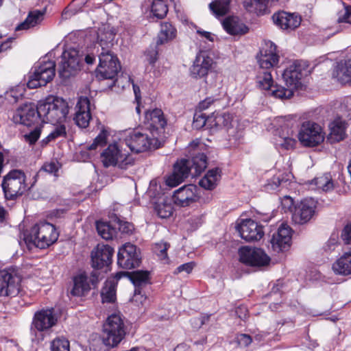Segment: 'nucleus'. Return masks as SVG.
<instances>
[{
  "mask_svg": "<svg viewBox=\"0 0 351 351\" xmlns=\"http://www.w3.org/2000/svg\"><path fill=\"white\" fill-rule=\"evenodd\" d=\"M204 145L199 140L193 141L187 147L188 156L191 159L177 162L173 167V175L168 178V186H176L188 178L199 175L207 167V157L200 152Z\"/></svg>",
  "mask_w": 351,
  "mask_h": 351,
  "instance_id": "f257e3e1",
  "label": "nucleus"
},
{
  "mask_svg": "<svg viewBox=\"0 0 351 351\" xmlns=\"http://www.w3.org/2000/svg\"><path fill=\"white\" fill-rule=\"evenodd\" d=\"M59 234L56 227L48 222L41 221L23 233V239L28 246L45 249L55 243Z\"/></svg>",
  "mask_w": 351,
  "mask_h": 351,
  "instance_id": "f03ea898",
  "label": "nucleus"
},
{
  "mask_svg": "<svg viewBox=\"0 0 351 351\" xmlns=\"http://www.w3.org/2000/svg\"><path fill=\"white\" fill-rule=\"evenodd\" d=\"M40 112L42 123H62L69 113V106L62 98L49 96L44 101H40Z\"/></svg>",
  "mask_w": 351,
  "mask_h": 351,
  "instance_id": "7ed1b4c3",
  "label": "nucleus"
},
{
  "mask_svg": "<svg viewBox=\"0 0 351 351\" xmlns=\"http://www.w3.org/2000/svg\"><path fill=\"white\" fill-rule=\"evenodd\" d=\"M125 141L132 152L141 153L159 148L162 141L155 135L150 134L149 130L144 128L130 131Z\"/></svg>",
  "mask_w": 351,
  "mask_h": 351,
  "instance_id": "20e7f679",
  "label": "nucleus"
},
{
  "mask_svg": "<svg viewBox=\"0 0 351 351\" xmlns=\"http://www.w3.org/2000/svg\"><path fill=\"white\" fill-rule=\"evenodd\" d=\"M35 183L34 182L28 187L25 173L22 170L13 169L3 178L1 185L5 199L14 200L33 187Z\"/></svg>",
  "mask_w": 351,
  "mask_h": 351,
  "instance_id": "39448f33",
  "label": "nucleus"
},
{
  "mask_svg": "<svg viewBox=\"0 0 351 351\" xmlns=\"http://www.w3.org/2000/svg\"><path fill=\"white\" fill-rule=\"evenodd\" d=\"M99 65L95 71L96 77L99 80H112L114 86L116 77L121 71L120 62L116 55L109 49H102L99 54Z\"/></svg>",
  "mask_w": 351,
  "mask_h": 351,
  "instance_id": "423d86ee",
  "label": "nucleus"
},
{
  "mask_svg": "<svg viewBox=\"0 0 351 351\" xmlns=\"http://www.w3.org/2000/svg\"><path fill=\"white\" fill-rule=\"evenodd\" d=\"M101 160L104 167H117L121 169H127L134 163V160L125 151L114 143L108 146L101 153Z\"/></svg>",
  "mask_w": 351,
  "mask_h": 351,
  "instance_id": "0eeeda50",
  "label": "nucleus"
},
{
  "mask_svg": "<svg viewBox=\"0 0 351 351\" xmlns=\"http://www.w3.org/2000/svg\"><path fill=\"white\" fill-rule=\"evenodd\" d=\"M104 332L106 335L103 338L104 343L112 348L117 346L126 334L121 316L117 313L109 315L104 324Z\"/></svg>",
  "mask_w": 351,
  "mask_h": 351,
  "instance_id": "6e6552de",
  "label": "nucleus"
},
{
  "mask_svg": "<svg viewBox=\"0 0 351 351\" xmlns=\"http://www.w3.org/2000/svg\"><path fill=\"white\" fill-rule=\"evenodd\" d=\"M56 72V64L53 61H43L34 67V71L29 73L27 85L29 88H36L45 86L51 82Z\"/></svg>",
  "mask_w": 351,
  "mask_h": 351,
  "instance_id": "1a4fd4ad",
  "label": "nucleus"
},
{
  "mask_svg": "<svg viewBox=\"0 0 351 351\" xmlns=\"http://www.w3.org/2000/svg\"><path fill=\"white\" fill-rule=\"evenodd\" d=\"M308 64L303 60H295L290 64L282 73V78L288 87L294 90L302 87L301 80L306 76L310 71L308 70Z\"/></svg>",
  "mask_w": 351,
  "mask_h": 351,
  "instance_id": "9d476101",
  "label": "nucleus"
},
{
  "mask_svg": "<svg viewBox=\"0 0 351 351\" xmlns=\"http://www.w3.org/2000/svg\"><path fill=\"white\" fill-rule=\"evenodd\" d=\"M12 120L15 123L31 126L42 122V114L40 112V102L38 105L27 103L19 106L14 112Z\"/></svg>",
  "mask_w": 351,
  "mask_h": 351,
  "instance_id": "9b49d317",
  "label": "nucleus"
},
{
  "mask_svg": "<svg viewBox=\"0 0 351 351\" xmlns=\"http://www.w3.org/2000/svg\"><path fill=\"white\" fill-rule=\"evenodd\" d=\"M300 143L305 147H315L324 141L321 127L313 121L304 122L298 133Z\"/></svg>",
  "mask_w": 351,
  "mask_h": 351,
  "instance_id": "f8f14e48",
  "label": "nucleus"
},
{
  "mask_svg": "<svg viewBox=\"0 0 351 351\" xmlns=\"http://www.w3.org/2000/svg\"><path fill=\"white\" fill-rule=\"evenodd\" d=\"M239 261L245 265L261 267L269 265L270 258L261 248L241 247L239 250Z\"/></svg>",
  "mask_w": 351,
  "mask_h": 351,
  "instance_id": "ddd939ff",
  "label": "nucleus"
},
{
  "mask_svg": "<svg viewBox=\"0 0 351 351\" xmlns=\"http://www.w3.org/2000/svg\"><path fill=\"white\" fill-rule=\"evenodd\" d=\"M141 262V252L135 245L127 243L119 248L117 254L119 267L125 269H131L138 267Z\"/></svg>",
  "mask_w": 351,
  "mask_h": 351,
  "instance_id": "4468645a",
  "label": "nucleus"
},
{
  "mask_svg": "<svg viewBox=\"0 0 351 351\" xmlns=\"http://www.w3.org/2000/svg\"><path fill=\"white\" fill-rule=\"evenodd\" d=\"M81 59L78 51L70 49L64 51L62 55V60L58 69L60 77L66 80L75 75L80 69Z\"/></svg>",
  "mask_w": 351,
  "mask_h": 351,
  "instance_id": "2eb2a0df",
  "label": "nucleus"
},
{
  "mask_svg": "<svg viewBox=\"0 0 351 351\" xmlns=\"http://www.w3.org/2000/svg\"><path fill=\"white\" fill-rule=\"evenodd\" d=\"M145 128L149 130L150 134L163 140L165 128L167 125V120L161 109L155 108L146 111L145 115Z\"/></svg>",
  "mask_w": 351,
  "mask_h": 351,
  "instance_id": "dca6fc26",
  "label": "nucleus"
},
{
  "mask_svg": "<svg viewBox=\"0 0 351 351\" xmlns=\"http://www.w3.org/2000/svg\"><path fill=\"white\" fill-rule=\"evenodd\" d=\"M20 279L14 272L5 269L0 271V296L13 298V302H18Z\"/></svg>",
  "mask_w": 351,
  "mask_h": 351,
  "instance_id": "f3484780",
  "label": "nucleus"
},
{
  "mask_svg": "<svg viewBox=\"0 0 351 351\" xmlns=\"http://www.w3.org/2000/svg\"><path fill=\"white\" fill-rule=\"evenodd\" d=\"M317 202L313 198L302 199L293 208L292 220L295 223L304 224L309 221L315 214Z\"/></svg>",
  "mask_w": 351,
  "mask_h": 351,
  "instance_id": "a211bd4d",
  "label": "nucleus"
},
{
  "mask_svg": "<svg viewBox=\"0 0 351 351\" xmlns=\"http://www.w3.org/2000/svg\"><path fill=\"white\" fill-rule=\"evenodd\" d=\"M57 321L58 319L53 308L36 311L33 317L31 331L35 334L36 331H47L55 326Z\"/></svg>",
  "mask_w": 351,
  "mask_h": 351,
  "instance_id": "6ab92c4d",
  "label": "nucleus"
},
{
  "mask_svg": "<svg viewBox=\"0 0 351 351\" xmlns=\"http://www.w3.org/2000/svg\"><path fill=\"white\" fill-rule=\"evenodd\" d=\"M99 272L93 271L88 277L86 273L80 274L73 278V287L71 291L73 296L85 295L90 289V284L95 287L99 279Z\"/></svg>",
  "mask_w": 351,
  "mask_h": 351,
  "instance_id": "aec40b11",
  "label": "nucleus"
},
{
  "mask_svg": "<svg viewBox=\"0 0 351 351\" xmlns=\"http://www.w3.org/2000/svg\"><path fill=\"white\" fill-rule=\"evenodd\" d=\"M237 230L241 237L248 242L258 241L264 235L263 226L251 219H243Z\"/></svg>",
  "mask_w": 351,
  "mask_h": 351,
  "instance_id": "412c9836",
  "label": "nucleus"
},
{
  "mask_svg": "<svg viewBox=\"0 0 351 351\" xmlns=\"http://www.w3.org/2000/svg\"><path fill=\"white\" fill-rule=\"evenodd\" d=\"M198 189L195 185H184L175 191L172 197L175 204L186 207L198 201Z\"/></svg>",
  "mask_w": 351,
  "mask_h": 351,
  "instance_id": "4be33fe9",
  "label": "nucleus"
},
{
  "mask_svg": "<svg viewBox=\"0 0 351 351\" xmlns=\"http://www.w3.org/2000/svg\"><path fill=\"white\" fill-rule=\"evenodd\" d=\"M114 252L110 245L98 244L91 252L92 267L99 269L110 265Z\"/></svg>",
  "mask_w": 351,
  "mask_h": 351,
  "instance_id": "5701e85b",
  "label": "nucleus"
},
{
  "mask_svg": "<svg viewBox=\"0 0 351 351\" xmlns=\"http://www.w3.org/2000/svg\"><path fill=\"white\" fill-rule=\"evenodd\" d=\"M291 229L287 224L282 223L271 239V245L276 252L287 250L291 245Z\"/></svg>",
  "mask_w": 351,
  "mask_h": 351,
  "instance_id": "b1692460",
  "label": "nucleus"
},
{
  "mask_svg": "<svg viewBox=\"0 0 351 351\" xmlns=\"http://www.w3.org/2000/svg\"><path fill=\"white\" fill-rule=\"evenodd\" d=\"M213 63V58L207 56L206 53H198L190 69L191 76L196 79L206 76L211 70Z\"/></svg>",
  "mask_w": 351,
  "mask_h": 351,
  "instance_id": "393cba45",
  "label": "nucleus"
},
{
  "mask_svg": "<svg viewBox=\"0 0 351 351\" xmlns=\"http://www.w3.org/2000/svg\"><path fill=\"white\" fill-rule=\"evenodd\" d=\"M265 48L260 51V56H257L258 62L262 69H270L278 64L279 56L276 53V45L271 41L265 44Z\"/></svg>",
  "mask_w": 351,
  "mask_h": 351,
  "instance_id": "a878e982",
  "label": "nucleus"
},
{
  "mask_svg": "<svg viewBox=\"0 0 351 351\" xmlns=\"http://www.w3.org/2000/svg\"><path fill=\"white\" fill-rule=\"evenodd\" d=\"M75 108V123L80 128H87L91 119L90 101L89 99L86 97H81L76 104Z\"/></svg>",
  "mask_w": 351,
  "mask_h": 351,
  "instance_id": "bb28decb",
  "label": "nucleus"
},
{
  "mask_svg": "<svg viewBox=\"0 0 351 351\" xmlns=\"http://www.w3.org/2000/svg\"><path fill=\"white\" fill-rule=\"evenodd\" d=\"M272 19L274 24L282 29H294L300 25L301 22L300 17L285 11L274 13Z\"/></svg>",
  "mask_w": 351,
  "mask_h": 351,
  "instance_id": "cd10ccee",
  "label": "nucleus"
},
{
  "mask_svg": "<svg viewBox=\"0 0 351 351\" xmlns=\"http://www.w3.org/2000/svg\"><path fill=\"white\" fill-rule=\"evenodd\" d=\"M236 124V121L233 120L232 117L230 114L223 113L215 116L209 125L211 128H224L226 130L229 136L237 138L239 137L238 132L234 128Z\"/></svg>",
  "mask_w": 351,
  "mask_h": 351,
  "instance_id": "c85d7f7f",
  "label": "nucleus"
},
{
  "mask_svg": "<svg viewBox=\"0 0 351 351\" xmlns=\"http://www.w3.org/2000/svg\"><path fill=\"white\" fill-rule=\"evenodd\" d=\"M347 123L341 118H337L329 124L330 132L327 141L330 143H338L346 136Z\"/></svg>",
  "mask_w": 351,
  "mask_h": 351,
  "instance_id": "c756f323",
  "label": "nucleus"
},
{
  "mask_svg": "<svg viewBox=\"0 0 351 351\" xmlns=\"http://www.w3.org/2000/svg\"><path fill=\"white\" fill-rule=\"evenodd\" d=\"M226 32L233 36L243 35L247 33L249 28L238 17L228 16L222 22Z\"/></svg>",
  "mask_w": 351,
  "mask_h": 351,
  "instance_id": "7c9ffc66",
  "label": "nucleus"
},
{
  "mask_svg": "<svg viewBox=\"0 0 351 351\" xmlns=\"http://www.w3.org/2000/svg\"><path fill=\"white\" fill-rule=\"evenodd\" d=\"M332 77L341 84L351 82V58L337 62Z\"/></svg>",
  "mask_w": 351,
  "mask_h": 351,
  "instance_id": "2f4dec72",
  "label": "nucleus"
},
{
  "mask_svg": "<svg viewBox=\"0 0 351 351\" xmlns=\"http://www.w3.org/2000/svg\"><path fill=\"white\" fill-rule=\"evenodd\" d=\"M221 177V170L215 167L209 170L206 174L199 180V184L201 187L212 191L218 185Z\"/></svg>",
  "mask_w": 351,
  "mask_h": 351,
  "instance_id": "473e14b6",
  "label": "nucleus"
},
{
  "mask_svg": "<svg viewBox=\"0 0 351 351\" xmlns=\"http://www.w3.org/2000/svg\"><path fill=\"white\" fill-rule=\"evenodd\" d=\"M332 269L336 274L342 276L351 275V251L345 252L332 265Z\"/></svg>",
  "mask_w": 351,
  "mask_h": 351,
  "instance_id": "72a5a7b5",
  "label": "nucleus"
},
{
  "mask_svg": "<svg viewBox=\"0 0 351 351\" xmlns=\"http://www.w3.org/2000/svg\"><path fill=\"white\" fill-rule=\"evenodd\" d=\"M128 275L134 286H145L150 283L149 272L137 270L133 272L120 271L117 273L116 278L119 279L122 276Z\"/></svg>",
  "mask_w": 351,
  "mask_h": 351,
  "instance_id": "f704fd0d",
  "label": "nucleus"
},
{
  "mask_svg": "<svg viewBox=\"0 0 351 351\" xmlns=\"http://www.w3.org/2000/svg\"><path fill=\"white\" fill-rule=\"evenodd\" d=\"M97 231L104 239L112 240L117 237L118 231L114 225V220L112 222L97 221L96 222Z\"/></svg>",
  "mask_w": 351,
  "mask_h": 351,
  "instance_id": "c9c22d12",
  "label": "nucleus"
},
{
  "mask_svg": "<svg viewBox=\"0 0 351 351\" xmlns=\"http://www.w3.org/2000/svg\"><path fill=\"white\" fill-rule=\"evenodd\" d=\"M116 33L114 29L109 25H104L99 29L97 32V40L102 49H108L109 45H112V42L114 39Z\"/></svg>",
  "mask_w": 351,
  "mask_h": 351,
  "instance_id": "e433bc0d",
  "label": "nucleus"
},
{
  "mask_svg": "<svg viewBox=\"0 0 351 351\" xmlns=\"http://www.w3.org/2000/svg\"><path fill=\"white\" fill-rule=\"evenodd\" d=\"M176 29L169 22H165L160 25V30L158 34L157 45H161L176 38Z\"/></svg>",
  "mask_w": 351,
  "mask_h": 351,
  "instance_id": "4c0bfd02",
  "label": "nucleus"
},
{
  "mask_svg": "<svg viewBox=\"0 0 351 351\" xmlns=\"http://www.w3.org/2000/svg\"><path fill=\"white\" fill-rule=\"evenodd\" d=\"M281 132H279L280 138H281L280 146L287 150L293 148L295 145L296 141L292 137L293 131L290 128L289 123H285L281 126Z\"/></svg>",
  "mask_w": 351,
  "mask_h": 351,
  "instance_id": "58836bf2",
  "label": "nucleus"
},
{
  "mask_svg": "<svg viewBox=\"0 0 351 351\" xmlns=\"http://www.w3.org/2000/svg\"><path fill=\"white\" fill-rule=\"evenodd\" d=\"M44 13L37 10L29 12L26 19L16 27V30L27 29L34 27L43 20Z\"/></svg>",
  "mask_w": 351,
  "mask_h": 351,
  "instance_id": "ea45409f",
  "label": "nucleus"
},
{
  "mask_svg": "<svg viewBox=\"0 0 351 351\" xmlns=\"http://www.w3.org/2000/svg\"><path fill=\"white\" fill-rule=\"evenodd\" d=\"M273 0H250L245 1V5L247 9L254 11L258 15H263L267 13V8Z\"/></svg>",
  "mask_w": 351,
  "mask_h": 351,
  "instance_id": "a19ab883",
  "label": "nucleus"
},
{
  "mask_svg": "<svg viewBox=\"0 0 351 351\" xmlns=\"http://www.w3.org/2000/svg\"><path fill=\"white\" fill-rule=\"evenodd\" d=\"M231 0H217L209 4V8L216 16H223L229 10Z\"/></svg>",
  "mask_w": 351,
  "mask_h": 351,
  "instance_id": "79ce46f5",
  "label": "nucleus"
},
{
  "mask_svg": "<svg viewBox=\"0 0 351 351\" xmlns=\"http://www.w3.org/2000/svg\"><path fill=\"white\" fill-rule=\"evenodd\" d=\"M151 12L154 16L163 19L168 12V5L163 0H154L152 3Z\"/></svg>",
  "mask_w": 351,
  "mask_h": 351,
  "instance_id": "37998d69",
  "label": "nucleus"
},
{
  "mask_svg": "<svg viewBox=\"0 0 351 351\" xmlns=\"http://www.w3.org/2000/svg\"><path fill=\"white\" fill-rule=\"evenodd\" d=\"M101 297L103 303H112L116 300L115 285L112 282H106L102 288Z\"/></svg>",
  "mask_w": 351,
  "mask_h": 351,
  "instance_id": "c03bdc74",
  "label": "nucleus"
},
{
  "mask_svg": "<svg viewBox=\"0 0 351 351\" xmlns=\"http://www.w3.org/2000/svg\"><path fill=\"white\" fill-rule=\"evenodd\" d=\"M313 182L317 188L324 191H328L334 188L333 182L330 173H325L319 177L315 178Z\"/></svg>",
  "mask_w": 351,
  "mask_h": 351,
  "instance_id": "a18cd8bd",
  "label": "nucleus"
},
{
  "mask_svg": "<svg viewBox=\"0 0 351 351\" xmlns=\"http://www.w3.org/2000/svg\"><path fill=\"white\" fill-rule=\"evenodd\" d=\"M154 210L159 217L166 219L171 216L173 208L171 203L158 202L155 203Z\"/></svg>",
  "mask_w": 351,
  "mask_h": 351,
  "instance_id": "49530a36",
  "label": "nucleus"
},
{
  "mask_svg": "<svg viewBox=\"0 0 351 351\" xmlns=\"http://www.w3.org/2000/svg\"><path fill=\"white\" fill-rule=\"evenodd\" d=\"M270 91L271 95L276 98L288 99L293 95L294 89L291 87L286 88L280 85L274 84Z\"/></svg>",
  "mask_w": 351,
  "mask_h": 351,
  "instance_id": "de8ad7c7",
  "label": "nucleus"
},
{
  "mask_svg": "<svg viewBox=\"0 0 351 351\" xmlns=\"http://www.w3.org/2000/svg\"><path fill=\"white\" fill-rule=\"evenodd\" d=\"M256 79V82L259 88L266 90H270L272 88L274 80L269 72L265 71L262 73H260Z\"/></svg>",
  "mask_w": 351,
  "mask_h": 351,
  "instance_id": "09e8293b",
  "label": "nucleus"
},
{
  "mask_svg": "<svg viewBox=\"0 0 351 351\" xmlns=\"http://www.w3.org/2000/svg\"><path fill=\"white\" fill-rule=\"evenodd\" d=\"M114 225L117 227V230L122 234H130L132 233L134 228V225L128 221H123L115 217Z\"/></svg>",
  "mask_w": 351,
  "mask_h": 351,
  "instance_id": "8fccbe9b",
  "label": "nucleus"
},
{
  "mask_svg": "<svg viewBox=\"0 0 351 351\" xmlns=\"http://www.w3.org/2000/svg\"><path fill=\"white\" fill-rule=\"evenodd\" d=\"M108 132L102 130L97 136L94 139L93 143L88 146V150H95L97 147H102L107 143Z\"/></svg>",
  "mask_w": 351,
  "mask_h": 351,
  "instance_id": "3c124183",
  "label": "nucleus"
},
{
  "mask_svg": "<svg viewBox=\"0 0 351 351\" xmlns=\"http://www.w3.org/2000/svg\"><path fill=\"white\" fill-rule=\"evenodd\" d=\"M51 351H70L69 341L64 338H56L51 343Z\"/></svg>",
  "mask_w": 351,
  "mask_h": 351,
  "instance_id": "603ef678",
  "label": "nucleus"
},
{
  "mask_svg": "<svg viewBox=\"0 0 351 351\" xmlns=\"http://www.w3.org/2000/svg\"><path fill=\"white\" fill-rule=\"evenodd\" d=\"M287 179H285L283 174L276 175L268 181L265 185L267 191H274L278 189L283 182H286Z\"/></svg>",
  "mask_w": 351,
  "mask_h": 351,
  "instance_id": "864d4df0",
  "label": "nucleus"
},
{
  "mask_svg": "<svg viewBox=\"0 0 351 351\" xmlns=\"http://www.w3.org/2000/svg\"><path fill=\"white\" fill-rule=\"evenodd\" d=\"M209 122L212 123V120L207 119L205 114H204L201 112H196L194 114L192 126L194 129L200 130L202 128H204L206 125L207 123H209Z\"/></svg>",
  "mask_w": 351,
  "mask_h": 351,
  "instance_id": "5fc2aeb1",
  "label": "nucleus"
},
{
  "mask_svg": "<svg viewBox=\"0 0 351 351\" xmlns=\"http://www.w3.org/2000/svg\"><path fill=\"white\" fill-rule=\"evenodd\" d=\"M66 135V128L64 125L60 123L46 138V143L54 140L59 137H64Z\"/></svg>",
  "mask_w": 351,
  "mask_h": 351,
  "instance_id": "6e6d98bb",
  "label": "nucleus"
},
{
  "mask_svg": "<svg viewBox=\"0 0 351 351\" xmlns=\"http://www.w3.org/2000/svg\"><path fill=\"white\" fill-rule=\"evenodd\" d=\"M58 163H56L55 162L45 163L43 165V167H41V169H40V171L34 176L33 178L34 180V182H36L38 177L42 171H45L49 173L56 175V173L58 172Z\"/></svg>",
  "mask_w": 351,
  "mask_h": 351,
  "instance_id": "4d7b16f0",
  "label": "nucleus"
},
{
  "mask_svg": "<svg viewBox=\"0 0 351 351\" xmlns=\"http://www.w3.org/2000/svg\"><path fill=\"white\" fill-rule=\"evenodd\" d=\"M41 133V125H37L30 132L25 134L24 138L30 145L34 144L39 138Z\"/></svg>",
  "mask_w": 351,
  "mask_h": 351,
  "instance_id": "13d9d810",
  "label": "nucleus"
},
{
  "mask_svg": "<svg viewBox=\"0 0 351 351\" xmlns=\"http://www.w3.org/2000/svg\"><path fill=\"white\" fill-rule=\"evenodd\" d=\"M157 43L150 47L146 51L145 56L147 61L152 65H154L158 60V49Z\"/></svg>",
  "mask_w": 351,
  "mask_h": 351,
  "instance_id": "bf43d9fd",
  "label": "nucleus"
},
{
  "mask_svg": "<svg viewBox=\"0 0 351 351\" xmlns=\"http://www.w3.org/2000/svg\"><path fill=\"white\" fill-rule=\"evenodd\" d=\"M235 342L241 348H246L252 342V338L247 334H238L235 337Z\"/></svg>",
  "mask_w": 351,
  "mask_h": 351,
  "instance_id": "052dcab7",
  "label": "nucleus"
},
{
  "mask_svg": "<svg viewBox=\"0 0 351 351\" xmlns=\"http://www.w3.org/2000/svg\"><path fill=\"white\" fill-rule=\"evenodd\" d=\"M195 266L194 262H189L184 264H182L178 267L176 270L173 271L174 274H178L182 271L186 272V274H190L193 269Z\"/></svg>",
  "mask_w": 351,
  "mask_h": 351,
  "instance_id": "680f3d73",
  "label": "nucleus"
},
{
  "mask_svg": "<svg viewBox=\"0 0 351 351\" xmlns=\"http://www.w3.org/2000/svg\"><path fill=\"white\" fill-rule=\"evenodd\" d=\"M341 237L346 244L351 243V223L343 228Z\"/></svg>",
  "mask_w": 351,
  "mask_h": 351,
  "instance_id": "e2e57ef3",
  "label": "nucleus"
},
{
  "mask_svg": "<svg viewBox=\"0 0 351 351\" xmlns=\"http://www.w3.org/2000/svg\"><path fill=\"white\" fill-rule=\"evenodd\" d=\"M158 248H162V250L158 252V250H155V253L161 258L166 259L167 258V251L170 247V245L167 243H158Z\"/></svg>",
  "mask_w": 351,
  "mask_h": 351,
  "instance_id": "0e129e2a",
  "label": "nucleus"
},
{
  "mask_svg": "<svg viewBox=\"0 0 351 351\" xmlns=\"http://www.w3.org/2000/svg\"><path fill=\"white\" fill-rule=\"evenodd\" d=\"M294 205L293 199L289 196H285L282 200V208L287 210H290L293 213V207Z\"/></svg>",
  "mask_w": 351,
  "mask_h": 351,
  "instance_id": "69168bd1",
  "label": "nucleus"
},
{
  "mask_svg": "<svg viewBox=\"0 0 351 351\" xmlns=\"http://www.w3.org/2000/svg\"><path fill=\"white\" fill-rule=\"evenodd\" d=\"M337 21L339 23L346 22L351 24V6L345 8V12L343 16H339Z\"/></svg>",
  "mask_w": 351,
  "mask_h": 351,
  "instance_id": "338daca9",
  "label": "nucleus"
},
{
  "mask_svg": "<svg viewBox=\"0 0 351 351\" xmlns=\"http://www.w3.org/2000/svg\"><path fill=\"white\" fill-rule=\"evenodd\" d=\"M235 314L242 320H245L248 317L247 308L244 306H238L235 310Z\"/></svg>",
  "mask_w": 351,
  "mask_h": 351,
  "instance_id": "774afa93",
  "label": "nucleus"
}]
</instances>
